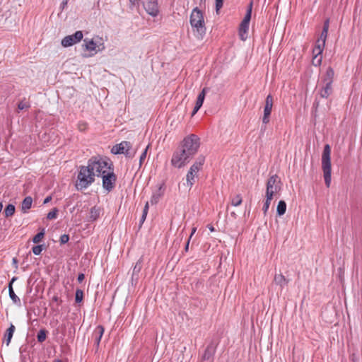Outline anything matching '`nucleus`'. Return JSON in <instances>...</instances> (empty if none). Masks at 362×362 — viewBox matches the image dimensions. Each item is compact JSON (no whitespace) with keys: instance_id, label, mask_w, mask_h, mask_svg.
I'll return each instance as SVG.
<instances>
[{"instance_id":"nucleus-23","label":"nucleus","mask_w":362,"mask_h":362,"mask_svg":"<svg viewBox=\"0 0 362 362\" xmlns=\"http://www.w3.org/2000/svg\"><path fill=\"white\" fill-rule=\"evenodd\" d=\"M333 93L332 85L325 84L320 90V95L322 98H327Z\"/></svg>"},{"instance_id":"nucleus-26","label":"nucleus","mask_w":362,"mask_h":362,"mask_svg":"<svg viewBox=\"0 0 362 362\" xmlns=\"http://www.w3.org/2000/svg\"><path fill=\"white\" fill-rule=\"evenodd\" d=\"M325 46V42L317 40L315 47L313 49V54H316V55H322Z\"/></svg>"},{"instance_id":"nucleus-40","label":"nucleus","mask_w":362,"mask_h":362,"mask_svg":"<svg viewBox=\"0 0 362 362\" xmlns=\"http://www.w3.org/2000/svg\"><path fill=\"white\" fill-rule=\"evenodd\" d=\"M58 209L57 208H54L51 211H49L47 215V218L49 219V220H52V219H54L57 218V214H58Z\"/></svg>"},{"instance_id":"nucleus-48","label":"nucleus","mask_w":362,"mask_h":362,"mask_svg":"<svg viewBox=\"0 0 362 362\" xmlns=\"http://www.w3.org/2000/svg\"><path fill=\"white\" fill-rule=\"evenodd\" d=\"M87 128V124L86 122H81L78 124V129L81 132H83Z\"/></svg>"},{"instance_id":"nucleus-29","label":"nucleus","mask_w":362,"mask_h":362,"mask_svg":"<svg viewBox=\"0 0 362 362\" xmlns=\"http://www.w3.org/2000/svg\"><path fill=\"white\" fill-rule=\"evenodd\" d=\"M62 300L58 297V296L54 295L52 298V310L54 311H58V306L62 303Z\"/></svg>"},{"instance_id":"nucleus-11","label":"nucleus","mask_w":362,"mask_h":362,"mask_svg":"<svg viewBox=\"0 0 362 362\" xmlns=\"http://www.w3.org/2000/svg\"><path fill=\"white\" fill-rule=\"evenodd\" d=\"M251 17L252 16L245 15L244 18L239 25L238 33L240 38L243 41L245 40L247 37V33Z\"/></svg>"},{"instance_id":"nucleus-17","label":"nucleus","mask_w":362,"mask_h":362,"mask_svg":"<svg viewBox=\"0 0 362 362\" xmlns=\"http://www.w3.org/2000/svg\"><path fill=\"white\" fill-rule=\"evenodd\" d=\"M105 328L103 325H98L93 333L94 337V344L98 349L101 341L102 337L104 334Z\"/></svg>"},{"instance_id":"nucleus-28","label":"nucleus","mask_w":362,"mask_h":362,"mask_svg":"<svg viewBox=\"0 0 362 362\" xmlns=\"http://www.w3.org/2000/svg\"><path fill=\"white\" fill-rule=\"evenodd\" d=\"M286 211V203L284 200H280L276 208V214L279 216H283Z\"/></svg>"},{"instance_id":"nucleus-34","label":"nucleus","mask_w":362,"mask_h":362,"mask_svg":"<svg viewBox=\"0 0 362 362\" xmlns=\"http://www.w3.org/2000/svg\"><path fill=\"white\" fill-rule=\"evenodd\" d=\"M331 147L329 144H326L324 147L322 158L328 159L330 158Z\"/></svg>"},{"instance_id":"nucleus-53","label":"nucleus","mask_w":362,"mask_h":362,"mask_svg":"<svg viewBox=\"0 0 362 362\" xmlns=\"http://www.w3.org/2000/svg\"><path fill=\"white\" fill-rule=\"evenodd\" d=\"M319 106V102L315 100V101L313 103V107L316 110Z\"/></svg>"},{"instance_id":"nucleus-57","label":"nucleus","mask_w":362,"mask_h":362,"mask_svg":"<svg viewBox=\"0 0 362 362\" xmlns=\"http://www.w3.org/2000/svg\"><path fill=\"white\" fill-rule=\"evenodd\" d=\"M148 209H149V205H148V202H147L144 206V209H146V210H148Z\"/></svg>"},{"instance_id":"nucleus-59","label":"nucleus","mask_w":362,"mask_h":362,"mask_svg":"<svg viewBox=\"0 0 362 362\" xmlns=\"http://www.w3.org/2000/svg\"><path fill=\"white\" fill-rule=\"evenodd\" d=\"M144 160H141V159H139V160L138 165H139V167H141V166L142 163H143Z\"/></svg>"},{"instance_id":"nucleus-60","label":"nucleus","mask_w":362,"mask_h":362,"mask_svg":"<svg viewBox=\"0 0 362 362\" xmlns=\"http://www.w3.org/2000/svg\"><path fill=\"white\" fill-rule=\"evenodd\" d=\"M148 210H146V209H143V213L144 215H147L148 214Z\"/></svg>"},{"instance_id":"nucleus-19","label":"nucleus","mask_w":362,"mask_h":362,"mask_svg":"<svg viewBox=\"0 0 362 362\" xmlns=\"http://www.w3.org/2000/svg\"><path fill=\"white\" fill-rule=\"evenodd\" d=\"M274 282L283 288L288 284L289 279H286L281 273L276 274L274 275Z\"/></svg>"},{"instance_id":"nucleus-22","label":"nucleus","mask_w":362,"mask_h":362,"mask_svg":"<svg viewBox=\"0 0 362 362\" xmlns=\"http://www.w3.org/2000/svg\"><path fill=\"white\" fill-rule=\"evenodd\" d=\"M83 44V47L90 52H95V53L97 52L96 47L97 44L94 42L93 40H88V38L84 39Z\"/></svg>"},{"instance_id":"nucleus-33","label":"nucleus","mask_w":362,"mask_h":362,"mask_svg":"<svg viewBox=\"0 0 362 362\" xmlns=\"http://www.w3.org/2000/svg\"><path fill=\"white\" fill-rule=\"evenodd\" d=\"M100 214V210L99 209H97L95 206L91 208L90 211V219L91 221L96 220Z\"/></svg>"},{"instance_id":"nucleus-9","label":"nucleus","mask_w":362,"mask_h":362,"mask_svg":"<svg viewBox=\"0 0 362 362\" xmlns=\"http://www.w3.org/2000/svg\"><path fill=\"white\" fill-rule=\"evenodd\" d=\"M83 33L76 31L74 34L64 37L62 40V45L64 47L72 46L73 45L80 42L83 38Z\"/></svg>"},{"instance_id":"nucleus-42","label":"nucleus","mask_w":362,"mask_h":362,"mask_svg":"<svg viewBox=\"0 0 362 362\" xmlns=\"http://www.w3.org/2000/svg\"><path fill=\"white\" fill-rule=\"evenodd\" d=\"M223 1L224 0H215L216 12L217 14L219 13L220 9L223 6Z\"/></svg>"},{"instance_id":"nucleus-4","label":"nucleus","mask_w":362,"mask_h":362,"mask_svg":"<svg viewBox=\"0 0 362 362\" xmlns=\"http://www.w3.org/2000/svg\"><path fill=\"white\" fill-rule=\"evenodd\" d=\"M108 172L103 175V187L108 192H111L115 187L117 176L114 173V165L111 160H110Z\"/></svg>"},{"instance_id":"nucleus-15","label":"nucleus","mask_w":362,"mask_h":362,"mask_svg":"<svg viewBox=\"0 0 362 362\" xmlns=\"http://www.w3.org/2000/svg\"><path fill=\"white\" fill-rule=\"evenodd\" d=\"M129 141H123L121 143L113 146L111 149V153L113 154H124L126 153V148H128L129 146Z\"/></svg>"},{"instance_id":"nucleus-41","label":"nucleus","mask_w":362,"mask_h":362,"mask_svg":"<svg viewBox=\"0 0 362 362\" xmlns=\"http://www.w3.org/2000/svg\"><path fill=\"white\" fill-rule=\"evenodd\" d=\"M43 247H44L43 245H35V246L33 247V248H32L33 252L35 255H39L41 254V252H42V251L43 250Z\"/></svg>"},{"instance_id":"nucleus-55","label":"nucleus","mask_w":362,"mask_h":362,"mask_svg":"<svg viewBox=\"0 0 362 362\" xmlns=\"http://www.w3.org/2000/svg\"><path fill=\"white\" fill-rule=\"evenodd\" d=\"M208 228L211 232H213L215 230L214 228L211 225H208Z\"/></svg>"},{"instance_id":"nucleus-43","label":"nucleus","mask_w":362,"mask_h":362,"mask_svg":"<svg viewBox=\"0 0 362 362\" xmlns=\"http://www.w3.org/2000/svg\"><path fill=\"white\" fill-rule=\"evenodd\" d=\"M252 6H253V0H251L247 6V11H246L245 15L252 16Z\"/></svg>"},{"instance_id":"nucleus-7","label":"nucleus","mask_w":362,"mask_h":362,"mask_svg":"<svg viewBox=\"0 0 362 362\" xmlns=\"http://www.w3.org/2000/svg\"><path fill=\"white\" fill-rule=\"evenodd\" d=\"M217 346L218 342L214 339L211 340L201 356V362H214Z\"/></svg>"},{"instance_id":"nucleus-37","label":"nucleus","mask_w":362,"mask_h":362,"mask_svg":"<svg viewBox=\"0 0 362 362\" xmlns=\"http://www.w3.org/2000/svg\"><path fill=\"white\" fill-rule=\"evenodd\" d=\"M313 59H312V64L315 66H318L322 63V55H316V54H313Z\"/></svg>"},{"instance_id":"nucleus-52","label":"nucleus","mask_w":362,"mask_h":362,"mask_svg":"<svg viewBox=\"0 0 362 362\" xmlns=\"http://www.w3.org/2000/svg\"><path fill=\"white\" fill-rule=\"evenodd\" d=\"M146 216L147 215H144V214H142V216H141V220H140L141 223H143L144 222V221L146 218Z\"/></svg>"},{"instance_id":"nucleus-38","label":"nucleus","mask_w":362,"mask_h":362,"mask_svg":"<svg viewBox=\"0 0 362 362\" xmlns=\"http://www.w3.org/2000/svg\"><path fill=\"white\" fill-rule=\"evenodd\" d=\"M242 197L240 194H237L235 197L232 198L231 199V204L234 206H238L241 204L242 203Z\"/></svg>"},{"instance_id":"nucleus-6","label":"nucleus","mask_w":362,"mask_h":362,"mask_svg":"<svg viewBox=\"0 0 362 362\" xmlns=\"http://www.w3.org/2000/svg\"><path fill=\"white\" fill-rule=\"evenodd\" d=\"M110 161L107 162L105 160H94L90 163H88L89 166L93 167V172H95V177H102L103 175L108 172Z\"/></svg>"},{"instance_id":"nucleus-47","label":"nucleus","mask_w":362,"mask_h":362,"mask_svg":"<svg viewBox=\"0 0 362 362\" xmlns=\"http://www.w3.org/2000/svg\"><path fill=\"white\" fill-rule=\"evenodd\" d=\"M28 107H29V105H27L26 103H23V101L20 102L18 104V108L21 110L28 108Z\"/></svg>"},{"instance_id":"nucleus-51","label":"nucleus","mask_w":362,"mask_h":362,"mask_svg":"<svg viewBox=\"0 0 362 362\" xmlns=\"http://www.w3.org/2000/svg\"><path fill=\"white\" fill-rule=\"evenodd\" d=\"M52 199V197L51 196H48L45 199H44V202H43V204H47L48 202H49Z\"/></svg>"},{"instance_id":"nucleus-10","label":"nucleus","mask_w":362,"mask_h":362,"mask_svg":"<svg viewBox=\"0 0 362 362\" xmlns=\"http://www.w3.org/2000/svg\"><path fill=\"white\" fill-rule=\"evenodd\" d=\"M322 169L323 171V177L327 187L331 185L332 164L331 160H322Z\"/></svg>"},{"instance_id":"nucleus-25","label":"nucleus","mask_w":362,"mask_h":362,"mask_svg":"<svg viewBox=\"0 0 362 362\" xmlns=\"http://www.w3.org/2000/svg\"><path fill=\"white\" fill-rule=\"evenodd\" d=\"M15 331V326L13 324H11L10 327L6 329L4 334V341L7 346L9 345L11 340L12 339L13 332Z\"/></svg>"},{"instance_id":"nucleus-50","label":"nucleus","mask_w":362,"mask_h":362,"mask_svg":"<svg viewBox=\"0 0 362 362\" xmlns=\"http://www.w3.org/2000/svg\"><path fill=\"white\" fill-rule=\"evenodd\" d=\"M68 1L69 0H63L61 5H60V8L62 10L64 9V8L66 6L67 4H68Z\"/></svg>"},{"instance_id":"nucleus-2","label":"nucleus","mask_w":362,"mask_h":362,"mask_svg":"<svg viewBox=\"0 0 362 362\" xmlns=\"http://www.w3.org/2000/svg\"><path fill=\"white\" fill-rule=\"evenodd\" d=\"M95 182V172L93 167L81 165L77 175L76 187L77 190L82 191L88 188Z\"/></svg>"},{"instance_id":"nucleus-18","label":"nucleus","mask_w":362,"mask_h":362,"mask_svg":"<svg viewBox=\"0 0 362 362\" xmlns=\"http://www.w3.org/2000/svg\"><path fill=\"white\" fill-rule=\"evenodd\" d=\"M129 146L126 148L125 156L128 158H132L137 156V151L141 148V145L133 146L132 144L129 141Z\"/></svg>"},{"instance_id":"nucleus-20","label":"nucleus","mask_w":362,"mask_h":362,"mask_svg":"<svg viewBox=\"0 0 362 362\" xmlns=\"http://www.w3.org/2000/svg\"><path fill=\"white\" fill-rule=\"evenodd\" d=\"M334 75V69L331 66H329L327 69L325 74L322 78V82L324 83V84L332 85L333 83Z\"/></svg>"},{"instance_id":"nucleus-16","label":"nucleus","mask_w":362,"mask_h":362,"mask_svg":"<svg viewBox=\"0 0 362 362\" xmlns=\"http://www.w3.org/2000/svg\"><path fill=\"white\" fill-rule=\"evenodd\" d=\"M16 276H13L11 280L10 281L8 288V294L9 297L12 300L13 303L18 306H21V300L20 298L16 296L15 293L13 288V283L17 280Z\"/></svg>"},{"instance_id":"nucleus-54","label":"nucleus","mask_w":362,"mask_h":362,"mask_svg":"<svg viewBox=\"0 0 362 362\" xmlns=\"http://www.w3.org/2000/svg\"><path fill=\"white\" fill-rule=\"evenodd\" d=\"M189 240L190 239H188L187 243H186V245L185 247V250L187 252L188 250V248H189Z\"/></svg>"},{"instance_id":"nucleus-39","label":"nucleus","mask_w":362,"mask_h":362,"mask_svg":"<svg viewBox=\"0 0 362 362\" xmlns=\"http://www.w3.org/2000/svg\"><path fill=\"white\" fill-rule=\"evenodd\" d=\"M272 199L273 198L271 197L266 196V201H265L263 208H262V211L264 214H267V212L269 208L270 203H271V201L272 200Z\"/></svg>"},{"instance_id":"nucleus-36","label":"nucleus","mask_w":362,"mask_h":362,"mask_svg":"<svg viewBox=\"0 0 362 362\" xmlns=\"http://www.w3.org/2000/svg\"><path fill=\"white\" fill-rule=\"evenodd\" d=\"M83 298V291L81 289L78 288L75 293V302L80 303L82 302Z\"/></svg>"},{"instance_id":"nucleus-49","label":"nucleus","mask_w":362,"mask_h":362,"mask_svg":"<svg viewBox=\"0 0 362 362\" xmlns=\"http://www.w3.org/2000/svg\"><path fill=\"white\" fill-rule=\"evenodd\" d=\"M85 279V275L83 273H80L78 275V278H77V281H78V283H81Z\"/></svg>"},{"instance_id":"nucleus-14","label":"nucleus","mask_w":362,"mask_h":362,"mask_svg":"<svg viewBox=\"0 0 362 362\" xmlns=\"http://www.w3.org/2000/svg\"><path fill=\"white\" fill-rule=\"evenodd\" d=\"M207 90H208L207 88H204L202 89V90L199 93V94L198 95L194 107L192 112V117L194 116L202 106L203 103L205 99L206 93Z\"/></svg>"},{"instance_id":"nucleus-21","label":"nucleus","mask_w":362,"mask_h":362,"mask_svg":"<svg viewBox=\"0 0 362 362\" xmlns=\"http://www.w3.org/2000/svg\"><path fill=\"white\" fill-rule=\"evenodd\" d=\"M163 186L164 184H161L159 186L158 191L152 194L151 198V203L152 205L156 204L159 202L161 197L163 195Z\"/></svg>"},{"instance_id":"nucleus-3","label":"nucleus","mask_w":362,"mask_h":362,"mask_svg":"<svg viewBox=\"0 0 362 362\" xmlns=\"http://www.w3.org/2000/svg\"><path fill=\"white\" fill-rule=\"evenodd\" d=\"M190 25L195 28L200 35L205 34L206 27L204 23V15L200 9L195 7L190 15Z\"/></svg>"},{"instance_id":"nucleus-56","label":"nucleus","mask_w":362,"mask_h":362,"mask_svg":"<svg viewBox=\"0 0 362 362\" xmlns=\"http://www.w3.org/2000/svg\"><path fill=\"white\" fill-rule=\"evenodd\" d=\"M138 1H139V0H129L130 3H131L132 5H135L136 3H138Z\"/></svg>"},{"instance_id":"nucleus-46","label":"nucleus","mask_w":362,"mask_h":362,"mask_svg":"<svg viewBox=\"0 0 362 362\" xmlns=\"http://www.w3.org/2000/svg\"><path fill=\"white\" fill-rule=\"evenodd\" d=\"M181 160H171L172 165L180 168L184 165V163H180Z\"/></svg>"},{"instance_id":"nucleus-44","label":"nucleus","mask_w":362,"mask_h":362,"mask_svg":"<svg viewBox=\"0 0 362 362\" xmlns=\"http://www.w3.org/2000/svg\"><path fill=\"white\" fill-rule=\"evenodd\" d=\"M69 240V235L63 234L61 235L60 240H59L61 244H65V243H68Z\"/></svg>"},{"instance_id":"nucleus-35","label":"nucleus","mask_w":362,"mask_h":362,"mask_svg":"<svg viewBox=\"0 0 362 362\" xmlns=\"http://www.w3.org/2000/svg\"><path fill=\"white\" fill-rule=\"evenodd\" d=\"M45 236V229L43 228L40 232L37 233L33 238L34 243H40Z\"/></svg>"},{"instance_id":"nucleus-5","label":"nucleus","mask_w":362,"mask_h":362,"mask_svg":"<svg viewBox=\"0 0 362 362\" xmlns=\"http://www.w3.org/2000/svg\"><path fill=\"white\" fill-rule=\"evenodd\" d=\"M281 182L277 175H272L267 182L266 196L273 198L275 193L281 189Z\"/></svg>"},{"instance_id":"nucleus-24","label":"nucleus","mask_w":362,"mask_h":362,"mask_svg":"<svg viewBox=\"0 0 362 362\" xmlns=\"http://www.w3.org/2000/svg\"><path fill=\"white\" fill-rule=\"evenodd\" d=\"M329 26V19L327 18L324 22L321 34H320L319 38L317 39V40H321L322 42H325L327 37Z\"/></svg>"},{"instance_id":"nucleus-62","label":"nucleus","mask_w":362,"mask_h":362,"mask_svg":"<svg viewBox=\"0 0 362 362\" xmlns=\"http://www.w3.org/2000/svg\"><path fill=\"white\" fill-rule=\"evenodd\" d=\"M231 216H233V217H235V218L236 217V214H235V212H232V213H231Z\"/></svg>"},{"instance_id":"nucleus-1","label":"nucleus","mask_w":362,"mask_h":362,"mask_svg":"<svg viewBox=\"0 0 362 362\" xmlns=\"http://www.w3.org/2000/svg\"><path fill=\"white\" fill-rule=\"evenodd\" d=\"M200 142L199 138L195 134L186 136L181 144L180 153L177 152L175 158H189L193 156L198 151Z\"/></svg>"},{"instance_id":"nucleus-61","label":"nucleus","mask_w":362,"mask_h":362,"mask_svg":"<svg viewBox=\"0 0 362 362\" xmlns=\"http://www.w3.org/2000/svg\"><path fill=\"white\" fill-rule=\"evenodd\" d=\"M3 209V204L0 202V212L2 211Z\"/></svg>"},{"instance_id":"nucleus-63","label":"nucleus","mask_w":362,"mask_h":362,"mask_svg":"<svg viewBox=\"0 0 362 362\" xmlns=\"http://www.w3.org/2000/svg\"><path fill=\"white\" fill-rule=\"evenodd\" d=\"M54 362H62L61 360H54Z\"/></svg>"},{"instance_id":"nucleus-27","label":"nucleus","mask_w":362,"mask_h":362,"mask_svg":"<svg viewBox=\"0 0 362 362\" xmlns=\"http://www.w3.org/2000/svg\"><path fill=\"white\" fill-rule=\"evenodd\" d=\"M33 203V199L28 196L24 198L21 204V210L23 213H25L28 209L31 208Z\"/></svg>"},{"instance_id":"nucleus-13","label":"nucleus","mask_w":362,"mask_h":362,"mask_svg":"<svg viewBox=\"0 0 362 362\" xmlns=\"http://www.w3.org/2000/svg\"><path fill=\"white\" fill-rule=\"evenodd\" d=\"M146 11L151 16L156 17L159 13V6L157 0H147L144 3Z\"/></svg>"},{"instance_id":"nucleus-30","label":"nucleus","mask_w":362,"mask_h":362,"mask_svg":"<svg viewBox=\"0 0 362 362\" xmlns=\"http://www.w3.org/2000/svg\"><path fill=\"white\" fill-rule=\"evenodd\" d=\"M16 211L15 206L12 204H8L4 209V215L6 218L12 216Z\"/></svg>"},{"instance_id":"nucleus-58","label":"nucleus","mask_w":362,"mask_h":362,"mask_svg":"<svg viewBox=\"0 0 362 362\" xmlns=\"http://www.w3.org/2000/svg\"><path fill=\"white\" fill-rule=\"evenodd\" d=\"M195 231H196V228H194L192 230V233H191V235H190L189 239H190L192 238V235L195 233Z\"/></svg>"},{"instance_id":"nucleus-64","label":"nucleus","mask_w":362,"mask_h":362,"mask_svg":"<svg viewBox=\"0 0 362 362\" xmlns=\"http://www.w3.org/2000/svg\"><path fill=\"white\" fill-rule=\"evenodd\" d=\"M139 153H140V151H137V156L136 157H139Z\"/></svg>"},{"instance_id":"nucleus-8","label":"nucleus","mask_w":362,"mask_h":362,"mask_svg":"<svg viewBox=\"0 0 362 362\" xmlns=\"http://www.w3.org/2000/svg\"><path fill=\"white\" fill-rule=\"evenodd\" d=\"M203 165L202 162H195L189 168L187 174V185L191 188L195 182V177L198 172L202 169Z\"/></svg>"},{"instance_id":"nucleus-12","label":"nucleus","mask_w":362,"mask_h":362,"mask_svg":"<svg viewBox=\"0 0 362 362\" xmlns=\"http://www.w3.org/2000/svg\"><path fill=\"white\" fill-rule=\"evenodd\" d=\"M273 107V97L271 94H269L265 100V105L264 108V115L262 118V122L265 124L269 122V117L271 115L272 110Z\"/></svg>"},{"instance_id":"nucleus-31","label":"nucleus","mask_w":362,"mask_h":362,"mask_svg":"<svg viewBox=\"0 0 362 362\" xmlns=\"http://www.w3.org/2000/svg\"><path fill=\"white\" fill-rule=\"evenodd\" d=\"M47 331L45 329H41L37 334V341L40 343H42L45 341L47 338Z\"/></svg>"},{"instance_id":"nucleus-45","label":"nucleus","mask_w":362,"mask_h":362,"mask_svg":"<svg viewBox=\"0 0 362 362\" xmlns=\"http://www.w3.org/2000/svg\"><path fill=\"white\" fill-rule=\"evenodd\" d=\"M141 267L142 266L141 262H136L133 269V275H134L136 273H139L141 269Z\"/></svg>"},{"instance_id":"nucleus-32","label":"nucleus","mask_w":362,"mask_h":362,"mask_svg":"<svg viewBox=\"0 0 362 362\" xmlns=\"http://www.w3.org/2000/svg\"><path fill=\"white\" fill-rule=\"evenodd\" d=\"M141 148L139 151H140V153L139 155V158H146L147 156V151L149 147V144L145 145V144H140Z\"/></svg>"}]
</instances>
